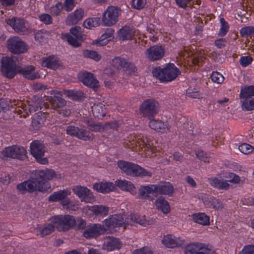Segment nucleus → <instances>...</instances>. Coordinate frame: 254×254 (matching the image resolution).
<instances>
[{
	"instance_id": "nucleus-24",
	"label": "nucleus",
	"mask_w": 254,
	"mask_h": 254,
	"mask_svg": "<svg viewBox=\"0 0 254 254\" xmlns=\"http://www.w3.org/2000/svg\"><path fill=\"white\" fill-rule=\"evenodd\" d=\"M136 145H138L141 148H145V149L150 150L152 152H154L156 149V147L154 145L153 140L147 137H143L141 138H138Z\"/></svg>"
},
{
	"instance_id": "nucleus-19",
	"label": "nucleus",
	"mask_w": 254,
	"mask_h": 254,
	"mask_svg": "<svg viewBox=\"0 0 254 254\" xmlns=\"http://www.w3.org/2000/svg\"><path fill=\"white\" fill-rule=\"evenodd\" d=\"M164 55V50L161 46H153L146 51V56L150 61L161 59Z\"/></svg>"
},
{
	"instance_id": "nucleus-37",
	"label": "nucleus",
	"mask_w": 254,
	"mask_h": 254,
	"mask_svg": "<svg viewBox=\"0 0 254 254\" xmlns=\"http://www.w3.org/2000/svg\"><path fill=\"white\" fill-rule=\"evenodd\" d=\"M174 188L170 183H165L163 185L157 186L156 193L161 194L171 195L173 193Z\"/></svg>"
},
{
	"instance_id": "nucleus-21",
	"label": "nucleus",
	"mask_w": 254,
	"mask_h": 254,
	"mask_svg": "<svg viewBox=\"0 0 254 254\" xmlns=\"http://www.w3.org/2000/svg\"><path fill=\"white\" fill-rule=\"evenodd\" d=\"M214 251L208 246L199 243H191V254H213Z\"/></svg>"
},
{
	"instance_id": "nucleus-10",
	"label": "nucleus",
	"mask_w": 254,
	"mask_h": 254,
	"mask_svg": "<svg viewBox=\"0 0 254 254\" xmlns=\"http://www.w3.org/2000/svg\"><path fill=\"white\" fill-rule=\"evenodd\" d=\"M6 44L9 51L14 54L24 53L28 50V46L20 38L17 36L8 39Z\"/></svg>"
},
{
	"instance_id": "nucleus-49",
	"label": "nucleus",
	"mask_w": 254,
	"mask_h": 254,
	"mask_svg": "<svg viewBox=\"0 0 254 254\" xmlns=\"http://www.w3.org/2000/svg\"><path fill=\"white\" fill-rule=\"evenodd\" d=\"M239 149L242 153L248 154L252 152L254 148L251 145L244 143L239 146Z\"/></svg>"
},
{
	"instance_id": "nucleus-44",
	"label": "nucleus",
	"mask_w": 254,
	"mask_h": 254,
	"mask_svg": "<svg viewBox=\"0 0 254 254\" xmlns=\"http://www.w3.org/2000/svg\"><path fill=\"white\" fill-rule=\"evenodd\" d=\"M83 55L84 57L93 59L96 61H99L101 58L96 51L92 50H86L83 51Z\"/></svg>"
},
{
	"instance_id": "nucleus-33",
	"label": "nucleus",
	"mask_w": 254,
	"mask_h": 254,
	"mask_svg": "<svg viewBox=\"0 0 254 254\" xmlns=\"http://www.w3.org/2000/svg\"><path fill=\"white\" fill-rule=\"evenodd\" d=\"M92 112L93 116L99 119H102L106 113L105 105L101 103L94 104L92 106Z\"/></svg>"
},
{
	"instance_id": "nucleus-45",
	"label": "nucleus",
	"mask_w": 254,
	"mask_h": 254,
	"mask_svg": "<svg viewBox=\"0 0 254 254\" xmlns=\"http://www.w3.org/2000/svg\"><path fill=\"white\" fill-rule=\"evenodd\" d=\"M188 50V48H185L184 51L180 53L181 59L183 60L184 66H186L188 69L190 67V53Z\"/></svg>"
},
{
	"instance_id": "nucleus-1",
	"label": "nucleus",
	"mask_w": 254,
	"mask_h": 254,
	"mask_svg": "<svg viewBox=\"0 0 254 254\" xmlns=\"http://www.w3.org/2000/svg\"><path fill=\"white\" fill-rule=\"evenodd\" d=\"M55 178H61L60 174H56L54 170L46 169L35 170L31 173L30 178L17 185V189L22 194L34 191H44V185L48 180Z\"/></svg>"
},
{
	"instance_id": "nucleus-26",
	"label": "nucleus",
	"mask_w": 254,
	"mask_h": 254,
	"mask_svg": "<svg viewBox=\"0 0 254 254\" xmlns=\"http://www.w3.org/2000/svg\"><path fill=\"white\" fill-rule=\"evenodd\" d=\"M46 119L45 113L39 112L36 114L32 121V126L35 130H39L44 124Z\"/></svg>"
},
{
	"instance_id": "nucleus-6",
	"label": "nucleus",
	"mask_w": 254,
	"mask_h": 254,
	"mask_svg": "<svg viewBox=\"0 0 254 254\" xmlns=\"http://www.w3.org/2000/svg\"><path fill=\"white\" fill-rule=\"evenodd\" d=\"M53 222L55 228L60 232L67 231L76 225L74 217L68 215L55 216Z\"/></svg>"
},
{
	"instance_id": "nucleus-41",
	"label": "nucleus",
	"mask_w": 254,
	"mask_h": 254,
	"mask_svg": "<svg viewBox=\"0 0 254 254\" xmlns=\"http://www.w3.org/2000/svg\"><path fill=\"white\" fill-rule=\"evenodd\" d=\"M100 18L99 17L89 18L85 20L83 23V26L87 29H91L100 25Z\"/></svg>"
},
{
	"instance_id": "nucleus-40",
	"label": "nucleus",
	"mask_w": 254,
	"mask_h": 254,
	"mask_svg": "<svg viewBox=\"0 0 254 254\" xmlns=\"http://www.w3.org/2000/svg\"><path fill=\"white\" fill-rule=\"evenodd\" d=\"M155 205L156 208L164 213L167 214L170 211L169 204L162 196L159 197L156 200Z\"/></svg>"
},
{
	"instance_id": "nucleus-35",
	"label": "nucleus",
	"mask_w": 254,
	"mask_h": 254,
	"mask_svg": "<svg viewBox=\"0 0 254 254\" xmlns=\"http://www.w3.org/2000/svg\"><path fill=\"white\" fill-rule=\"evenodd\" d=\"M193 221L203 226L210 225V218L204 213H198L192 215Z\"/></svg>"
},
{
	"instance_id": "nucleus-39",
	"label": "nucleus",
	"mask_w": 254,
	"mask_h": 254,
	"mask_svg": "<svg viewBox=\"0 0 254 254\" xmlns=\"http://www.w3.org/2000/svg\"><path fill=\"white\" fill-rule=\"evenodd\" d=\"M242 103V109L246 111H252L254 110V98L251 97H244L240 95Z\"/></svg>"
},
{
	"instance_id": "nucleus-64",
	"label": "nucleus",
	"mask_w": 254,
	"mask_h": 254,
	"mask_svg": "<svg viewBox=\"0 0 254 254\" xmlns=\"http://www.w3.org/2000/svg\"><path fill=\"white\" fill-rule=\"evenodd\" d=\"M133 254H152V252L146 247L135 250Z\"/></svg>"
},
{
	"instance_id": "nucleus-62",
	"label": "nucleus",
	"mask_w": 254,
	"mask_h": 254,
	"mask_svg": "<svg viewBox=\"0 0 254 254\" xmlns=\"http://www.w3.org/2000/svg\"><path fill=\"white\" fill-rule=\"evenodd\" d=\"M90 129L92 131H100L104 129V125L93 123L89 125Z\"/></svg>"
},
{
	"instance_id": "nucleus-9",
	"label": "nucleus",
	"mask_w": 254,
	"mask_h": 254,
	"mask_svg": "<svg viewBox=\"0 0 254 254\" xmlns=\"http://www.w3.org/2000/svg\"><path fill=\"white\" fill-rule=\"evenodd\" d=\"M30 151L31 154L37 162L43 165L48 163V159L44 157L46 147L43 143L39 140L33 141L30 144Z\"/></svg>"
},
{
	"instance_id": "nucleus-23",
	"label": "nucleus",
	"mask_w": 254,
	"mask_h": 254,
	"mask_svg": "<svg viewBox=\"0 0 254 254\" xmlns=\"http://www.w3.org/2000/svg\"><path fill=\"white\" fill-rule=\"evenodd\" d=\"M135 31L132 26H125L118 32L119 39L123 41L131 39L134 35Z\"/></svg>"
},
{
	"instance_id": "nucleus-15",
	"label": "nucleus",
	"mask_w": 254,
	"mask_h": 254,
	"mask_svg": "<svg viewBox=\"0 0 254 254\" xmlns=\"http://www.w3.org/2000/svg\"><path fill=\"white\" fill-rule=\"evenodd\" d=\"M72 191L81 199V201L91 202L94 200L92 192L85 187L76 186L73 188Z\"/></svg>"
},
{
	"instance_id": "nucleus-57",
	"label": "nucleus",
	"mask_w": 254,
	"mask_h": 254,
	"mask_svg": "<svg viewBox=\"0 0 254 254\" xmlns=\"http://www.w3.org/2000/svg\"><path fill=\"white\" fill-rule=\"evenodd\" d=\"M253 59L249 56L241 57L240 59V64L242 67H245L252 64Z\"/></svg>"
},
{
	"instance_id": "nucleus-4",
	"label": "nucleus",
	"mask_w": 254,
	"mask_h": 254,
	"mask_svg": "<svg viewBox=\"0 0 254 254\" xmlns=\"http://www.w3.org/2000/svg\"><path fill=\"white\" fill-rule=\"evenodd\" d=\"M153 76L158 78L161 82H168L175 79L180 73L179 70L174 64H169L166 67L155 68L152 70Z\"/></svg>"
},
{
	"instance_id": "nucleus-11",
	"label": "nucleus",
	"mask_w": 254,
	"mask_h": 254,
	"mask_svg": "<svg viewBox=\"0 0 254 254\" xmlns=\"http://www.w3.org/2000/svg\"><path fill=\"white\" fill-rule=\"evenodd\" d=\"M26 153V151L24 147L16 145L7 147L2 151L4 156L20 160L24 159Z\"/></svg>"
},
{
	"instance_id": "nucleus-38",
	"label": "nucleus",
	"mask_w": 254,
	"mask_h": 254,
	"mask_svg": "<svg viewBox=\"0 0 254 254\" xmlns=\"http://www.w3.org/2000/svg\"><path fill=\"white\" fill-rule=\"evenodd\" d=\"M122 244L119 239L114 237H108L107 239L106 247L108 251H113L121 248Z\"/></svg>"
},
{
	"instance_id": "nucleus-47",
	"label": "nucleus",
	"mask_w": 254,
	"mask_h": 254,
	"mask_svg": "<svg viewBox=\"0 0 254 254\" xmlns=\"http://www.w3.org/2000/svg\"><path fill=\"white\" fill-rule=\"evenodd\" d=\"M245 97L254 96V85L248 86L241 89L240 95Z\"/></svg>"
},
{
	"instance_id": "nucleus-53",
	"label": "nucleus",
	"mask_w": 254,
	"mask_h": 254,
	"mask_svg": "<svg viewBox=\"0 0 254 254\" xmlns=\"http://www.w3.org/2000/svg\"><path fill=\"white\" fill-rule=\"evenodd\" d=\"M225 177L228 179L226 180L227 183L230 182L233 183H239L240 181V177L233 173L229 172Z\"/></svg>"
},
{
	"instance_id": "nucleus-27",
	"label": "nucleus",
	"mask_w": 254,
	"mask_h": 254,
	"mask_svg": "<svg viewBox=\"0 0 254 254\" xmlns=\"http://www.w3.org/2000/svg\"><path fill=\"white\" fill-rule=\"evenodd\" d=\"M162 242L165 246L170 248L180 247L183 245V243L181 240L176 239L171 235L164 236L162 240Z\"/></svg>"
},
{
	"instance_id": "nucleus-22",
	"label": "nucleus",
	"mask_w": 254,
	"mask_h": 254,
	"mask_svg": "<svg viewBox=\"0 0 254 254\" xmlns=\"http://www.w3.org/2000/svg\"><path fill=\"white\" fill-rule=\"evenodd\" d=\"M84 12L81 8L76 9L74 12L69 14L66 18L65 23L68 25L76 24L82 19Z\"/></svg>"
},
{
	"instance_id": "nucleus-13",
	"label": "nucleus",
	"mask_w": 254,
	"mask_h": 254,
	"mask_svg": "<svg viewBox=\"0 0 254 254\" xmlns=\"http://www.w3.org/2000/svg\"><path fill=\"white\" fill-rule=\"evenodd\" d=\"M78 78L84 85L92 88L96 91L99 88L98 81L94 77L93 74L90 72H83L78 74Z\"/></svg>"
},
{
	"instance_id": "nucleus-52",
	"label": "nucleus",
	"mask_w": 254,
	"mask_h": 254,
	"mask_svg": "<svg viewBox=\"0 0 254 254\" xmlns=\"http://www.w3.org/2000/svg\"><path fill=\"white\" fill-rule=\"evenodd\" d=\"M55 227V225H53L51 224L44 226L41 231L42 237L46 236L52 233L54 231Z\"/></svg>"
},
{
	"instance_id": "nucleus-2",
	"label": "nucleus",
	"mask_w": 254,
	"mask_h": 254,
	"mask_svg": "<svg viewBox=\"0 0 254 254\" xmlns=\"http://www.w3.org/2000/svg\"><path fill=\"white\" fill-rule=\"evenodd\" d=\"M17 56L11 58L3 57L1 59V71L3 76L8 78H13L17 73L22 74L24 77L30 80H34L39 77V74L34 72L35 67L29 65L24 67L17 64Z\"/></svg>"
},
{
	"instance_id": "nucleus-17",
	"label": "nucleus",
	"mask_w": 254,
	"mask_h": 254,
	"mask_svg": "<svg viewBox=\"0 0 254 254\" xmlns=\"http://www.w3.org/2000/svg\"><path fill=\"white\" fill-rule=\"evenodd\" d=\"M157 186L149 185L146 186H141L138 190L139 198L141 199H147L150 200H153V196H156Z\"/></svg>"
},
{
	"instance_id": "nucleus-51",
	"label": "nucleus",
	"mask_w": 254,
	"mask_h": 254,
	"mask_svg": "<svg viewBox=\"0 0 254 254\" xmlns=\"http://www.w3.org/2000/svg\"><path fill=\"white\" fill-rule=\"evenodd\" d=\"M211 78L213 82L219 84L222 83L224 79L223 76L217 71H213L212 72Z\"/></svg>"
},
{
	"instance_id": "nucleus-28",
	"label": "nucleus",
	"mask_w": 254,
	"mask_h": 254,
	"mask_svg": "<svg viewBox=\"0 0 254 254\" xmlns=\"http://www.w3.org/2000/svg\"><path fill=\"white\" fill-rule=\"evenodd\" d=\"M149 126L153 129L157 130L162 132H166L169 129L167 123L163 122L160 120H157L153 119H149Z\"/></svg>"
},
{
	"instance_id": "nucleus-55",
	"label": "nucleus",
	"mask_w": 254,
	"mask_h": 254,
	"mask_svg": "<svg viewBox=\"0 0 254 254\" xmlns=\"http://www.w3.org/2000/svg\"><path fill=\"white\" fill-rule=\"evenodd\" d=\"M63 8H64L62 2H58L55 5L51 7V13L56 16L59 15Z\"/></svg>"
},
{
	"instance_id": "nucleus-25",
	"label": "nucleus",
	"mask_w": 254,
	"mask_h": 254,
	"mask_svg": "<svg viewBox=\"0 0 254 254\" xmlns=\"http://www.w3.org/2000/svg\"><path fill=\"white\" fill-rule=\"evenodd\" d=\"M208 182L211 186L218 190H227L230 186L226 180H220L216 177L208 178Z\"/></svg>"
},
{
	"instance_id": "nucleus-8",
	"label": "nucleus",
	"mask_w": 254,
	"mask_h": 254,
	"mask_svg": "<svg viewBox=\"0 0 254 254\" xmlns=\"http://www.w3.org/2000/svg\"><path fill=\"white\" fill-rule=\"evenodd\" d=\"M81 28L79 26H75L70 29V35L66 33L62 35V38L66 40L68 43L74 47L80 46L81 42L84 40L85 36L81 31Z\"/></svg>"
},
{
	"instance_id": "nucleus-43",
	"label": "nucleus",
	"mask_w": 254,
	"mask_h": 254,
	"mask_svg": "<svg viewBox=\"0 0 254 254\" xmlns=\"http://www.w3.org/2000/svg\"><path fill=\"white\" fill-rule=\"evenodd\" d=\"M67 95L72 100L77 101L83 100L85 97L84 93L80 90L68 91Z\"/></svg>"
},
{
	"instance_id": "nucleus-48",
	"label": "nucleus",
	"mask_w": 254,
	"mask_h": 254,
	"mask_svg": "<svg viewBox=\"0 0 254 254\" xmlns=\"http://www.w3.org/2000/svg\"><path fill=\"white\" fill-rule=\"evenodd\" d=\"M195 154L196 157L199 160L202 161L204 162H209V157L208 156L206 153L204 152L203 150L200 149H197L195 150Z\"/></svg>"
},
{
	"instance_id": "nucleus-34",
	"label": "nucleus",
	"mask_w": 254,
	"mask_h": 254,
	"mask_svg": "<svg viewBox=\"0 0 254 254\" xmlns=\"http://www.w3.org/2000/svg\"><path fill=\"white\" fill-rule=\"evenodd\" d=\"M126 222L127 225L129 224L133 225L134 223L139 224L143 226H146L147 224L144 216H140L137 214H130Z\"/></svg>"
},
{
	"instance_id": "nucleus-14",
	"label": "nucleus",
	"mask_w": 254,
	"mask_h": 254,
	"mask_svg": "<svg viewBox=\"0 0 254 254\" xmlns=\"http://www.w3.org/2000/svg\"><path fill=\"white\" fill-rule=\"evenodd\" d=\"M48 100L54 110L60 111L66 105V101L62 98V95L60 92L54 91L51 95L48 97Z\"/></svg>"
},
{
	"instance_id": "nucleus-20",
	"label": "nucleus",
	"mask_w": 254,
	"mask_h": 254,
	"mask_svg": "<svg viewBox=\"0 0 254 254\" xmlns=\"http://www.w3.org/2000/svg\"><path fill=\"white\" fill-rule=\"evenodd\" d=\"M6 22L7 24L12 27L16 33L24 34L27 30L22 19L13 17L8 19Z\"/></svg>"
},
{
	"instance_id": "nucleus-32",
	"label": "nucleus",
	"mask_w": 254,
	"mask_h": 254,
	"mask_svg": "<svg viewBox=\"0 0 254 254\" xmlns=\"http://www.w3.org/2000/svg\"><path fill=\"white\" fill-rule=\"evenodd\" d=\"M70 194L71 191L67 189L60 190V191L54 192L49 197L48 200L51 202L61 201L65 197L70 195Z\"/></svg>"
},
{
	"instance_id": "nucleus-18",
	"label": "nucleus",
	"mask_w": 254,
	"mask_h": 254,
	"mask_svg": "<svg viewBox=\"0 0 254 254\" xmlns=\"http://www.w3.org/2000/svg\"><path fill=\"white\" fill-rule=\"evenodd\" d=\"M103 223L108 228H115L124 226V229H126L125 225H127L126 220L125 221L124 217L120 215L111 216L108 219H105L103 221Z\"/></svg>"
},
{
	"instance_id": "nucleus-5",
	"label": "nucleus",
	"mask_w": 254,
	"mask_h": 254,
	"mask_svg": "<svg viewBox=\"0 0 254 254\" xmlns=\"http://www.w3.org/2000/svg\"><path fill=\"white\" fill-rule=\"evenodd\" d=\"M112 65L114 68L111 67L105 70V76L114 77L118 70L122 68L132 72L135 70V66L133 63L128 62L126 59L120 57H116L112 60Z\"/></svg>"
},
{
	"instance_id": "nucleus-50",
	"label": "nucleus",
	"mask_w": 254,
	"mask_h": 254,
	"mask_svg": "<svg viewBox=\"0 0 254 254\" xmlns=\"http://www.w3.org/2000/svg\"><path fill=\"white\" fill-rule=\"evenodd\" d=\"M220 21L221 26L219 32V35L223 37L226 35L229 29V25L224 18H221Z\"/></svg>"
},
{
	"instance_id": "nucleus-30",
	"label": "nucleus",
	"mask_w": 254,
	"mask_h": 254,
	"mask_svg": "<svg viewBox=\"0 0 254 254\" xmlns=\"http://www.w3.org/2000/svg\"><path fill=\"white\" fill-rule=\"evenodd\" d=\"M61 65L60 61L58 57L55 56H49L44 60L42 63V66L53 69L58 68Z\"/></svg>"
},
{
	"instance_id": "nucleus-63",
	"label": "nucleus",
	"mask_w": 254,
	"mask_h": 254,
	"mask_svg": "<svg viewBox=\"0 0 254 254\" xmlns=\"http://www.w3.org/2000/svg\"><path fill=\"white\" fill-rule=\"evenodd\" d=\"M47 31H39L37 32L35 34V38L36 41H39V42H42L43 41V39L45 38V36L46 35Z\"/></svg>"
},
{
	"instance_id": "nucleus-46",
	"label": "nucleus",
	"mask_w": 254,
	"mask_h": 254,
	"mask_svg": "<svg viewBox=\"0 0 254 254\" xmlns=\"http://www.w3.org/2000/svg\"><path fill=\"white\" fill-rule=\"evenodd\" d=\"M76 137L83 140H90L93 138L89 131L82 128H79Z\"/></svg>"
},
{
	"instance_id": "nucleus-3",
	"label": "nucleus",
	"mask_w": 254,
	"mask_h": 254,
	"mask_svg": "<svg viewBox=\"0 0 254 254\" xmlns=\"http://www.w3.org/2000/svg\"><path fill=\"white\" fill-rule=\"evenodd\" d=\"M117 165L122 171L127 175L141 177L152 176V173L145 170L136 164L120 160L118 162Z\"/></svg>"
},
{
	"instance_id": "nucleus-31",
	"label": "nucleus",
	"mask_w": 254,
	"mask_h": 254,
	"mask_svg": "<svg viewBox=\"0 0 254 254\" xmlns=\"http://www.w3.org/2000/svg\"><path fill=\"white\" fill-rule=\"evenodd\" d=\"M116 185L123 190L129 191L131 194H134L136 192L135 188L133 184L127 180H117L116 181Z\"/></svg>"
},
{
	"instance_id": "nucleus-60",
	"label": "nucleus",
	"mask_w": 254,
	"mask_h": 254,
	"mask_svg": "<svg viewBox=\"0 0 254 254\" xmlns=\"http://www.w3.org/2000/svg\"><path fill=\"white\" fill-rule=\"evenodd\" d=\"M238 254H254V245H249L245 246Z\"/></svg>"
},
{
	"instance_id": "nucleus-54",
	"label": "nucleus",
	"mask_w": 254,
	"mask_h": 254,
	"mask_svg": "<svg viewBox=\"0 0 254 254\" xmlns=\"http://www.w3.org/2000/svg\"><path fill=\"white\" fill-rule=\"evenodd\" d=\"M76 4L75 0H65L63 5L66 11H71Z\"/></svg>"
},
{
	"instance_id": "nucleus-16",
	"label": "nucleus",
	"mask_w": 254,
	"mask_h": 254,
	"mask_svg": "<svg viewBox=\"0 0 254 254\" xmlns=\"http://www.w3.org/2000/svg\"><path fill=\"white\" fill-rule=\"evenodd\" d=\"M106 229L100 224H95L91 226H88L83 232V235L86 238H91L97 237L103 234Z\"/></svg>"
},
{
	"instance_id": "nucleus-59",
	"label": "nucleus",
	"mask_w": 254,
	"mask_h": 254,
	"mask_svg": "<svg viewBox=\"0 0 254 254\" xmlns=\"http://www.w3.org/2000/svg\"><path fill=\"white\" fill-rule=\"evenodd\" d=\"M79 127L75 126H69L66 127V132L67 134L71 136L76 137L78 131H79Z\"/></svg>"
},
{
	"instance_id": "nucleus-56",
	"label": "nucleus",
	"mask_w": 254,
	"mask_h": 254,
	"mask_svg": "<svg viewBox=\"0 0 254 254\" xmlns=\"http://www.w3.org/2000/svg\"><path fill=\"white\" fill-rule=\"evenodd\" d=\"M240 33L243 36L248 37L254 35V27L247 26L242 28Z\"/></svg>"
},
{
	"instance_id": "nucleus-58",
	"label": "nucleus",
	"mask_w": 254,
	"mask_h": 254,
	"mask_svg": "<svg viewBox=\"0 0 254 254\" xmlns=\"http://www.w3.org/2000/svg\"><path fill=\"white\" fill-rule=\"evenodd\" d=\"M40 20L46 25L52 23V18L49 14L43 13L39 16Z\"/></svg>"
},
{
	"instance_id": "nucleus-12",
	"label": "nucleus",
	"mask_w": 254,
	"mask_h": 254,
	"mask_svg": "<svg viewBox=\"0 0 254 254\" xmlns=\"http://www.w3.org/2000/svg\"><path fill=\"white\" fill-rule=\"evenodd\" d=\"M119 9L115 6H110L104 12L102 19L103 23L106 26L115 24L118 20Z\"/></svg>"
},
{
	"instance_id": "nucleus-29",
	"label": "nucleus",
	"mask_w": 254,
	"mask_h": 254,
	"mask_svg": "<svg viewBox=\"0 0 254 254\" xmlns=\"http://www.w3.org/2000/svg\"><path fill=\"white\" fill-rule=\"evenodd\" d=\"M93 189L98 192L106 193L112 191L114 189V184L110 182L97 183L93 186Z\"/></svg>"
},
{
	"instance_id": "nucleus-42",
	"label": "nucleus",
	"mask_w": 254,
	"mask_h": 254,
	"mask_svg": "<svg viewBox=\"0 0 254 254\" xmlns=\"http://www.w3.org/2000/svg\"><path fill=\"white\" fill-rule=\"evenodd\" d=\"M91 210L96 215L106 216L108 214L109 208L103 205H94Z\"/></svg>"
},
{
	"instance_id": "nucleus-7",
	"label": "nucleus",
	"mask_w": 254,
	"mask_h": 254,
	"mask_svg": "<svg viewBox=\"0 0 254 254\" xmlns=\"http://www.w3.org/2000/svg\"><path fill=\"white\" fill-rule=\"evenodd\" d=\"M159 104L157 101L153 99L145 100L140 105L139 110L143 116L148 119L154 118L158 114Z\"/></svg>"
},
{
	"instance_id": "nucleus-61",
	"label": "nucleus",
	"mask_w": 254,
	"mask_h": 254,
	"mask_svg": "<svg viewBox=\"0 0 254 254\" xmlns=\"http://www.w3.org/2000/svg\"><path fill=\"white\" fill-rule=\"evenodd\" d=\"M146 3V0H132V5L137 9L142 8Z\"/></svg>"
},
{
	"instance_id": "nucleus-36",
	"label": "nucleus",
	"mask_w": 254,
	"mask_h": 254,
	"mask_svg": "<svg viewBox=\"0 0 254 254\" xmlns=\"http://www.w3.org/2000/svg\"><path fill=\"white\" fill-rule=\"evenodd\" d=\"M205 204L209 207L217 210H221L223 208L222 202L212 196H208L205 200Z\"/></svg>"
}]
</instances>
